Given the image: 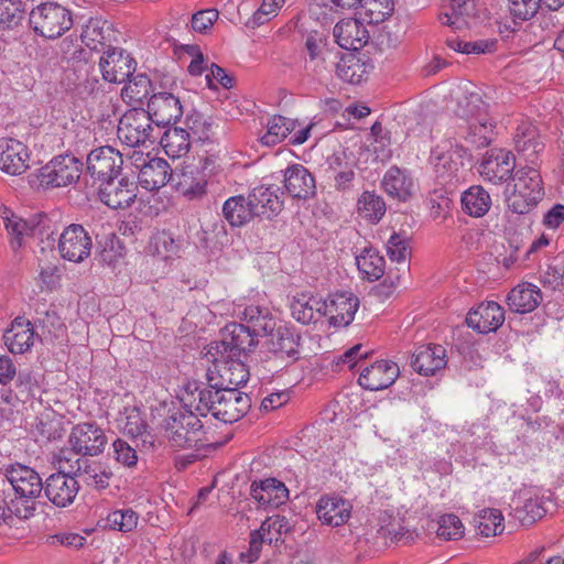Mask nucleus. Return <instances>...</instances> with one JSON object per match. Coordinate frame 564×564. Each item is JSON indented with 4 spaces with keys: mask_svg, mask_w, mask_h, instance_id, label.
<instances>
[{
    "mask_svg": "<svg viewBox=\"0 0 564 564\" xmlns=\"http://www.w3.org/2000/svg\"><path fill=\"white\" fill-rule=\"evenodd\" d=\"M541 290L529 282L514 286L507 296V304L510 311L519 314L533 312L542 302Z\"/></svg>",
    "mask_w": 564,
    "mask_h": 564,
    "instance_id": "31",
    "label": "nucleus"
},
{
    "mask_svg": "<svg viewBox=\"0 0 564 564\" xmlns=\"http://www.w3.org/2000/svg\"><path fill=\"white\" fill-rule=\"evenodd\" d=\"M138 195V184L128 176L102 181L99 185V198L112 209L129 207Z\"/></svg>",
    "mask_w": 564,
    "mask_h": 564,
    "instance_id": "18",
    "label": "nucleus"
},
{
    "mask_svg": "<svg viewBox=\"0 0 564 564\" xmlns=\"http://www.w3.org/2000/svg\"><path fill=\"white\" fill-rule=\"evenodd\" d=\"M356 264L362 278L369 281H377L384 273L386 261L372 248H365L360 254L356 256Z\"/></svg>",
    "mask_w": 564,
    "mask_h": 564,
    "instance_id": "49",
    "label": "nucleus"
},
{
    "mask_svg": "<svg viewBox=\"0 0 564 564\" xmlns=\"http://www.w3.org/2000/svg\"><path fill=\"white\" fill-rule=\"evenodd\" d=\"M436 524V535L443 541H456L464 536L465 527L456 514H442Z\"/></svg>",
    "mask_w": 564,
    "mask_h": 564,
    "instance_id": "58",
    "label": "nucleus"
},
{
    "mask_svg": "<svg viewBox=\"0 0 564 564\" xmlns=\"http://www.w3.org/2000/svg\"><path fill=\"white\" fill-rule=\"evenodd\" d=\"M387 207L383 198L376 192L366 191L357 200V213L364 219L376 224L386 214Z\"/></svg>",
    "mask_w": 564,
    "mask_h": 564,
    "instance_id": "50",
    "label": "nucleus"
},
{
    "mask_svg": "<svg viewBox=\"0 0 564 564\" xmlns=\"http://www.w3.org/2000/svg\"><path fill=\"white\" fill-rule=\"evenodd\" d=\"M151 248L158 257L164 260L172 259L180 253L181 240L175 239L170 231H159L151 240Z\"/></svg>",
    "mask_w": 564,
    "mask_h": 564,
    "instance_id": "56",
    "label": "nucleus"
},
{
    "mask_svg": "<svg viewBox=\"0 0 564 564\" xmlns=\"http://www.w3.org/2000/svg\"><path fill=\"white\" fill-rule=\"evenodd\" d=\"M297 124L295 120L282 116L270 118L267 123V132L261 137L262 144L272 147L282 142L294 131Z\"/></svg>",
    "mask_w": 564,
    "mask_h": 564,
    "instance_id": "51",
    "label": "nucleus"
},
{
    "mask_svg": "<svg viewBox=\"0 0 564 564\" xmlns=\"http://www.w3.org/2000/svg\"><path fill=\"white\" fill-rule=\"evenodd\" d=\"M382 187L389 196L406 200L412 195L413 181L405 171L392 166L383 176Z\"/></svg>",
    "mask_w": 564,
    "mask_h": 564,
    "instance_id": "44",
    "label": "nucleus"
},
{
    "mask_svg": "<svg viewBox=\"0 0 564 564\" xmlns=\"http://www.w3.org/2000/svg\"><path fill=\"white\" fill-rule=\"evenodd\" d=\"M208 356L213 359L214 369L209 370L208 386L223 389H238L247 383L249 370L239 356H229L215 354L208 350Z\"/></svg>",
    "mask_w": 564,
    "mask_h": 564,
    "instance_id": "7",
    "label": "nucleus"
},
{
    "mask_svg": "<svg viewBox=\"0 0 564 564\" xmlns=\"http://www.w3.org/2000/svg\"><path fill=\"white\" fill-rule=\"evenodd\" d=\"M67 443L74 454L95 457L104 453L108 437L97 422L88 421L77 423L72 427Z\"/></svg>",
    "mask_w": 564,
    "mask_h": 564,
    "instance_id": "8",
    "label": "nucleus"
},
{
    "mask_svg": "<svg viewBox=\"0 0 564 564\" xmlns=\"http://www.w3.org/2000/svg\"><path fill=\"white\" fill-rule=\"evenodd\" d=\"M503 322V308L492 301L479 304L466 317L467 325L480 334L496 332Z\"/></svg>",
    "mask_w": 564,
    "mask_h": 564,
    "instance_id": "26",
    "label": "nucleus"
},
{
    "mask_svg": "<svg viewBox=\"0 0 564 564\" xmlns=\"http://www.w3.org/2000/svg\"><path fill=\"white\" fill-rule=\"evenodd\" d=\"M123 164L122 154L112 147L97 148L87 156V170L91 177L99 181H107L118 177Z\"/></svg>",
    "mask_w": 564,
    "mask_h": 564,
    "instance_id": "17",
    "label": "nucleus"
},
{
    "mask_svg": "<svg viewBox=\"0 0 564 564\" xmlns=\"http://www.w3.org/2000/svg\"><path fill=\"white\" fill-rule=\"evenodd\" d=\"M250 495L259 506L274 509L288 501L289 489L282 481L275 478H267L260 481H253Z\"/></svg>",
    "mask_w": 564,
    "mask_h": 564,
    "instance_id": "27",
    "label": "nucleus"
},
{
    "mask_svg": "<svg viewBox=\"0 0 564 564\" xmlns=\"http://www.w3.org/2000/svg\"><path fill=\"white\" fill-rule=\"evenodd\" d=\"M99 68L106 82L121 84L134 74L137 62L123 48L109 47L99 59Z\"/></svg>",
    "mask_w": 564,
    "mask_h": 564,
    "instance_id": "16",
    "label": "nucleus"
},
{
    "mask_svg": "<svg viewBox=\"0 0 564 564\" xmlns=\"http://www.w3.org/2000/svg\"><path fill=\"white\" fill-rule=\"evenodd\" d=\"M333 34L337 44L348 51L360 50L369 40V32L365 22L358 15L341 19L334 26Z\"/></svg>",
    "mask_w": 564,
    "mask_h": 564,
    "instance_id": "24",
    "label": "nucleus"
},
{
    "mask_svg": "<svg viewBox=\"0 0 564 564\" xmlns=\"http://www.w3.org/2000/svg\"><path fill=\"white\" fill-rule=\"evenodd\" d=\"M115 31L112 24L107 20L96 17L90 18L84 25L80 39L86 46L98 50L100 45L112 42Z\"/></svg>",
    "mask_w": 564,
    "mask_h": 564,
    "instance_id": "39",
    "label": "nucleus"
},
{
    "mask_svg": "<svg viewBox=\"0 0 564 564\" xmlns=\"http://www.w3.org/2000/svg\"><path fill=\"white\" fill-rule=\"evenodd\" d=\"M386 248L391 261L405 262L410 256V236L405 231H393Z\"/></svg>",
    "mask_w": 564,
    "mask_h": 564,
    "instance_id": "60",
    "label": "nucleus"
},
{
    "mask_svg": "<svg viewBox=\"0 0 564 564\" xmlns=\"http://www.w3.org/2000/svg\"><path fill=\"white\" fill-rule=\"evenodd\" d=\"M447 364L446 350L441 345L419 347L412 356L411 366L421 376H434Z\"/></svg>",
    "mask_w": 564,
    "mask_h": 564,
    "instance_id": "28",
    "label": "nucleus"
},
{
    "mask_svg": "<svg viewBox=\"0 0 564 564\" xmlns=\"http://www.w3.org/2000/svg\"><path fill=\"white\" fill-rule=\"evenodd\" d=\"M487 104L481 94L473 88H465L463 97L457 102L456 116L463 121L458 135L476 148L490 144L495 135L496 122L487 111Z\"/></svg>",
    "mask_w": 564,
    "mask_h": 564,
    "instance_id": "1",
    "label": "nucleus"
},
{
    "mask_svg": "<svg viewBox=\"0 0 564 564\" xmlns=\"http://www.w3.org/2000/svg\"><path fill=\"white\" fill-rule=\"evenodd\" d=\"M516 167V158L511 151L492 149L482 159L479 173L492 184H501L508 181Z\"/></svg>",
    "mask_w": 564,
    "mask_h": 564,
    "instance_id": "19",
    "label": "nucleus"
},
{
    "mask_svg": "<svg viewBox=\"0 0 564 564\" xmlns=\"http://www.w3.org/2000/svg\"><path fill=\"white\" fill-rule=\"evenodd\" d=\"M139 523V514L132 509H117L108 513L105 527L122 533L132 532Z\"/></svg>",
    "mask_w": 564,
    "mask_h": 564,
    "instance_id": "54",
    "label": "nucleus"
},
{
    "mask_svg": "<svg viewBox=\"0 0 564 564\" xmlns=\"http://www.w3.org/2000/svg\"><path fill=\"white\" fill-rule=\"evenodd\" d=\"M237 308V315L241 317L247 324L246 326L256 335L264 336L273 330L275 323L267 306L249 304L243 308H241V305H238Z\"/></svg>",
    "mask_w": 564,
    "mask_h": 564,
    "instance_id": "37",
    "label": "nucleus"
},
{
    "mask_svg": "<svg viewBox=\"0 0 564 564\" xmlns=\"http://www.w3.org/2000/svg\"><path fill=\"white\" fill-rule=\"evenodd\" d=\"M75 466H69V473L78 475L87 486L96 489H105L109 486L112 473L100 464H88L87 460L82 462L79 458L75 460Z\"/></svg>",
    "mask_w": 564,
    "mask_h": 564,
    "instance_id": "41",
    "label": "nucleus"
},
{
    "mask_svg": "<svg viewBox=\"0 0 564 564\" xmlns=\"http://www.w3.org/2000/svg\"><path fill=\"white\" fill-rule=\"evenodd\" d=\"M284 187L290 196L299 199L312 197L316 189L313 175L302 164H293L285 170Z\"/></svg>",
    "mask_w": 564,
    "mask_h": 564,
    "instance_id": "29",
    "label": "nucleus"
},
{
    "mask_svg": "<svg viewBox=\"0 0 564 564\" xmlns=\"http://www.w3.org/2000/svg\"><path fill=\"white\" fill-rule=\"evenodd\" d=\"M352 503L337 495L322 496L316 503L318 520L329 527H340L351 517Z\"/></svg>",
    "mask_w": 564,
    "mask_h": 564,
    "instance_id": "23",
    "label": "nucleus"
},
{
    "mask_svg": "<svg viewBox=\"0 0 564 564\" xmlns=\"http://www.w3.org/2000/svg\"><path fill=\"white\" fill-rule=\"evenodd\" d=\"M127 80L128 83L121 91L123 98L133 104L142 102L148 98L151 89V80L145 74L132 75Z\"/></svg>",
    "mask_w": 564,
    "mask_h": 564,
    "instance_id": "57",
    "label": "nucleus"
},
{
    "mask_svg": "<svg viewBox=\"0 0 564 564\" xmlns=\"http://www.w3.org/2000/svg\"><path fill=\"white\" fill-rule=\"evenodd\" d=\"M514 516L524 524L542 519L549 511L551 494L539 487L520 490L513 498Z\"/></svg>",
    "mask_w": 564,
    "mask_h": 564,
    "instance_id": "10",
    "label": "nucleus"
},
{
    "mask_svg": "<svg viewBox=\"0 0 564 564\" xmlns=\"http://www.w3.org/2000/svg\"><path fill=\"white\" fill-rule=\"evenodd\" d=\"M93 247L91 237L79 224H70L61 232L57 241L59 256L69 262L80 263L89 257Z\"/></svg>",
    "mask_w": 564,
    "mask_h": 564,
    "instance_id": "14",
    "label": "nucleus"
},
{
    "mask_svg": "<svg viewBox=\"0 0 564 564\" xmlns=\"http://www.w3.org/2000/svg\"><path fill=\"white\" fill-rule=\"evenodd\" d=\"M3 475L17 495L11 502L12 512L21 519H29L35 511L34 499L43 490L42 478L33 468L19 463L3 466Z\"/></svg>",
    "mask_w": 564,
    "mask_h": 564,
    "instance_id": "3",
    "label": "nucleus"
},
{
    "mask_svg": "<svg viewBox=\"0 0 564 564\" xmlns=\"http://www.w3.org/2000/svg\"><path fill=\"white\" fill-rule=\"evenodd\" d=\"M150 117L143 109H133L126 112L118 124L119 140L128 147L144 145L147 141H154V128Z\"/></svg>",
    "mask_w": 564,
    "mask_h": 564,
    "instance_id": "9",
    "label": "nucleus"
},
{
    "mask_svg": "<svg viewBox=\"0 0 564 564\" xmlns=\"http://www.w3.org/2000/svg\"><path fill=\"white\" fill-rule=\"evenodd\" d=\"M325 303V316L329 317V323L336 327H346L355 318L359 307V300L351 292H338L330 295Z\"/></svg>",
    "mask_w": 564,
    "mask_h": 564,
    "instance_id": "22",
    "label": "nucleus"
},
{
    "mask_svg": "<svg viewBox=\"0 0 564 564\" xmlns=\"http://www.w3.org/2000/svg\"><path fill=\"white\" fill-rule=\"evenodd\" d=\"M62 423L52 416L51 413H43L36 416L31 425V433L36 442L44 443L62 437Z\"/></svg>",
    "mask_w": 564,
    "mask_h": 564,
    "instance_id": "52",
    "label": "nucleus"
},
{
    "mask_svg": "<svg viewBox=\"0 0 564 564\" xmlns=\"http://www.w3.org/2000/svg\"><path fill=\"white\" fill-rule=\"evenodd\" d=\"M4 344L12 354H23L31 348L34 330L29 321L15 318L3 335Z\"/></svg>",
    "mask_w": 564,
    "mask_h": 564,
    "instance_id": "36",
    "label": "nucleus"
},
{
    "mask_svg": "<svg viewBox=\"0 0 564 564\" xmlns=\"http://www.w3.org/2000/svg\"><path fill=\"white\" fill-rule=\"evenodd\" d=\"M1 218L7 230L11 248L13 250H18L23 247L26 239L33 234L35 229L34 225L15 215L9 208H3L1 212Z\"/></svg>",
    "mask_w": 564,
    "mask_h": 564,
    "instance_id": "38",
    "label": "nucleus"
},
{
    "mask_svg": "<svg viewBox=\"0 0 564 564\" xmlns=\"http://www.w3.org/2000/svg\"><path fill=\"white\" fill-rule=\"evenodd\" d=\"M305 48L308 53V63L313 64L312 70L316 74L325 69L326 43L322 35L317 32L310 33L305 40Z\"/></svg>",
    "mask_w": 564,
    "mask_h": 564,
    "instance_id": "55",
    "label": "nucleus"
},
{
    "mask_svg": "<svg viewBox=\"0 0 564 564\" xmlns=\"http://www.w3.org/2000/svg\"><path fill=\"white\" fill-rule=\"evenodd\" d=\"M400 375L399 366L390 360H379L362 369L358 383L367 390L378 391L393 384Z\"/></svg>",
    "mask_w": 564,
    "mask_h": 564,
    "instance_id": "21",
    "label": "nucleus"
},
{
    "mask_svg": "<svg viewBox=\"0 0 564 564\" xmlns=\"http://www.w3.org/2000/svg\"><path fill=\"white\" fill-rule=\"evenodd\" d=\"M301 336L294 329L280 327L272 335L271 350L280 358L296 360L300 355Z\"/></svg>",
    "mask_w": 564,
    "mask_h": 564,
    "instance_id": "46",
    "label": "nucleus"
},
{
    "mask_svg": "<svg viewBox=\"0 0 564 564\" xmlns=\"http://www.w3.org/2000/svg\"><path fill=\"white\" fill-rule=\"evenodd\" d=\"M258 530L271 544L273 541H278L282 533L290 530V523L285 517L272 516L267 518Z\"/></svg>",
    "mask_w": 564,
    "mask_h": 564,
    "instance_id": "64",
    "label": "nucleus"
},
{
    "mask_svg": "<svg viewBox=\"0 0 564 564\" xmlns=\"http://www.w3.org/2000/svg\"><path fill=\"white\" fill-rule=\"evenodd\" d=\"M117 427L132 438L140 437L143 443L153 446V437L148 431V424L137 405H127L119 412Z\"/></svg>",
    "mask_w": 564,
    "mask_h": 564,
    "instance_id": "32",
    "label": "nucleus"
},
{
    "mask_svg": "<svg viewBox=\"0 0 564 564\" xmlns=\"http://www.w3.org/2000/svg\"><path fill=\"white\" fill-rule=\"evenodd\" d=\"M514 144L517 151L530 162H534L536 155L543 149V144L539 140L538 130L530 122H522L518 126L514 134Z\"/></svg>",
    "mask_w": 564,
    "mask_h": 564,
    "instance_id": "40",
    "label": "nucleus"
},
{
    "mask_svg": "<svg viewBox=\"0 0 564 564\" xmlns=\"http://www.w3.org/2000/svg\"><path fill=\"white\" fill-rule=\"evenodd\" d=\"M286 0H262L260 7L248 19L247 26L258 28L278 15Z\"/></svg>",
    "mask_w": 564,
    "mask_h": 564,
    "instance_id": "61",
    "label": "nucleus"
},
{
    "mask_svg": "<svg viewBox=\"0 0 564 564\" xmlns=\"http://www.w3.org/2000/svg\"><path fill=\"white\" fill-rule=\"evenodd\" d=\"M24 13L21 0H0V25L13 28L18 25Z\"/></svg>",
    "mask_w": 564,
    "mask_h": 564,
    "instance_id": "63",
    "label": "nucleus"
},
{
    "mask_svg": "<svg viewBox=\"0 0 564 564\" xmlns=\"http://www.w3.org/2000/svg\"><path fill=\"white\" fill-rule=\"evenodd\" d=\"M28 148L19 140L0 139V170L10 175H20L29 167Z\"/></svg>",
    "mask_w": 564,
    "mask_h": 564,
    "instance_id": "25",
    "label": "nucleus"
},
{
    "mask_svg": "<svg viewBox=\"0 0 564 564\" xmlns=\"http://www.w3.org/2000/svg\"><path fill=\"white\" fill-rule=\"evenodd\" d=\"M466 155L467 150L464 147L456 141L445 139L431 151L430 163L437 177L446 182L457 175Z\"/></svg>",
    "mask_w": 564,
    "mask_h": 564,
    "instance_id": "12",
    "label": "nucleus"
},
{
    "mask_svg": "<svg viewBox=\"0 0 564 564\" xmlns=\"http://www.w3.org/2000/svg\"><path fill=\"white\" fill-rule=\"evenodd\" d=\"M171 174V167L165 160L152 158L141 166L138 180L147 191H155L169 182Z\"/></svg>",
    "mask_w": 564,
    "mask_h": 564,
    "instance_id": "34",
    "label": "nucleus"
},
{
    "mask_svg": "<svg viewBox=\"0 0 564 564\" xmlns=\"http://www.w3.org/2000/svg\"><path fill=\"white\" fill-rule=\"evenodd\" d=\"M145 113L151 122L159 129L161 126H170L178 120L183 115V107L178 97L171 93L162 91L153 94L148 101Z\"/></svg>",
    "mask_w": 564,
    "mask_h": 564,
    "instance_id": "20",
    "label": "nucleus"
},
{
    "mask_svg": "<svg viewBox=\"0 0 564 564\" xmlns=\"http://www.w3.org/2000/svg\"><path fill=\"white\" fill-rule=\"evenodd\" d=\"M82 163L73 155H58L41 169L40 180L52 187H64L78 181Z\"/></svg>",
    "mask_w": 564,
    "mask_h": 564,
    "instance_id": "15",
    "label": "nucleus"
},
{
    "mask_svg": "<svg viewBox=\"0 0 564 564\" xmlns=\"http://www.w3.org/2000/svg\"><path fill=\"white\" fill-rule=\"evenodd\" d=\"M191 134L187 129L169 127L160 138L165 154L172 159L186 155L191 148Z\"/></svg>",
    "mask_w": 564,
    "mask_h": 564,
    "instance_id": "42",
    "label": "nucleus"
},
{
    "mask_svg": "<svg viewBox=\"0 0 564 564\" xmlns=\"http://www.w3.org/2000/svg\"><path fill=\"white\" fill-rule=\"evenodd\" d=\"M259 336L243 324L230 323L223 328L221 339L215 341L208 350L240 357L241 354L250 351L257 345Z\"/></svg>",
    "mask_w": 564,
    "mask_h": 564,
    "instance_id": "13",
    "label": "nucleus"
},
{
    "mask_svg": "<svg viewBox=\"0 0 564 564\" xmlns=\"http://www.w3.org/2000/svg\"><path fill=\"white\" fill-rule=\"evenodd\" d=\"M543 0H509V12L513 21L524 22L536 15Z\"/></svg>",
    "mask_w": 564,
    "mask_h": 564,
    "instance_id": "62",
    "label": "nucleus"
},
{
    "mask_svg": "<svg viewBox=\"0 0 564 564\" xmlns=\"http://www.w3.org/2000/svg\"><path fill=\"white\" fill-rule=\"evenodd\" d=\"M185 126L195 142L214 143L218 138L217 122L204 113L192 111L186 115Z\"/></svg>",
    "mask_w": 564,
    "mask_h": 564,
    "instance_id": "35",
    "label": "nucleus"
},
{
    "mask_svg": "<svg viewBox=\"0 0 564 564\" xmlns=\"http://www.w3.org/2000/svg\"><path fill=\"white\" fill-rule=\"evenodd\" d=\"M325 303L322 297L307 293L293 296L290 303L291 315L299 323L307 325L325 316Z\"/></svg>",
    "mask_w": 564,
    "mask_h": 564,
    "instance_id": "30",
    "label": "nucleus"
},
{
    "mask_svg": "<svg viewBox=\"0 0 564 564\" xmlns=\"http://www.w3.org/2000/svg\"><path fill=\"white\" fill-rule=\"evenodd\" d=\"M198 413L178 409L164 421V435L174 447H192L199 441L203 424Z\"/></svg>",
    "mask_w": 564,
    "mask_h": 564,
    "instance_id": "6",
    "label": "nucleus"
},
{
    "mask_svg": "<svg viewBox=\"0 0 564 564\" xmlns=\"http://www.w3.org/2000/svg\"><path fill=\"white\" fill-rule=\"evenodd\" d=\"M354 10L365 23L378 24L391 14L393 2L392 0H359Z\"/></svg>",
    "mask_w": 564,
    "mask_h": 564,
    "instance_id": "48",
    "label": "nucleus"
},
{
    "mask_svg": "<svg viewBox=\"0 0 564 564\" xmlns=\"http://www.w3.org/2000/svg\"><path fill=\"white\" fill-rule=\"evenodd\" d=\"M462 209L467 215L479 218L485 216L491 207L489 193L480 185H473L462 193Z\"/></svg>",
    "mask_w": 564,
    "mask_h": 564,
    "instance_id": "45",
    "label": "nucleus"
},
{
    "mask_svg": "<svg viewBox=\"0 0 564 564\" xmlns=\"http://www.w3.org/2000/svg\"><path fill=\"white\" fill-rule=\"evenodd\" d=\"M29 22L33 31L46 39H57L73 25L70 11L56 2H44L33 8Z\"/></svg>",
    "mask_w": 564,
    "mask_h": 564,
    "instance_id": "5",
    "label": "nucleus"
},
{
    "mask_svg": "<svg viewBox=\"0 0 564 564\" xmlns=\"http://www.w3.org/2000/svg\"><path fill=\"white\" fill-rule=\"evenodd\" d=\"M512 182V189L508 187L506 194L508 209L518 215L530 213L544 195L540 173L533 167H521Z\"/></svg>",
    "mask_w": 564,
    "mask_h": 564,
    "instance_id": "4",
    "label": "nucleus"
},
{
    "mask_svg": "<svg viewBox=\"0 0 564 564\" xmlns=\"http://www.w3.org/2000/svg\"><path fill=\"white\" fill-rule=\"evenodd\" d=\"M67 463H69V458L59 456L61 471L52 474L46 479L45 485L43 484V490L47 499L61 508L73 503L79 490L78 481L74 476H70L69 468L65 466Z\"/></svg>",
    "mask_w": 564,
    "mask_h": 564,
    "instance_id": "11",
    "label": "nucleus"
},
{
    "mask_svg": "<svg viewBox=\"0 0 564 564\" xmlns=\"http://www.w3.org/2000/svg\"><path fill=\"white\" fill-rule=\"evenodd\" d=\"M474 13V0H448V6L440 14V21L453 31H463L470 26Z\"/></svg>",
    "mask_w": 564,
    "mask_h": 564,
    "instance_id": "33",
    "label": "nucleus"
},
{
    "mask_svg": "<svg viewBox=\"0 0 564 564\" xmlns=\"http://www.w3.org/2000/svg\"><path fill=\"white\" fill-rule=\"evenodd\" d=\"M224 218L232 226L240 227L250 221L256 215L249 197L231 196L223 205Z\"/></svg>",
    "mask_w": 564,
    "mask_h": 564,
    "instance_id": "43",
    "label": "nucleus"
},
{
    "mask_svg": "<svg viewBox=\"0 0 564 564\" xmlns=\"http://www.w3.org/2000/svg\"><path fill=\"white\" fill-rule=\"evenodd\" d=\"M200 416L210 414L224 423H234L243 417L251 406L248 394L238 389L213 388L196 389L191 404Z\"/></svg>",
    "mask_w": 564,
    "mask_h": 564,
    "instance_id": "2",
    "label": "nucleus"
},
{
    "mask_svg": "<svg viewBox=\"0 0 564 564\" xmlns=\"http://www.w3.org/2000/svg\"><path fill=\"white\" fill-rule=\"evenodd\" d=\"M248 197L257 216L271 217L278 214L283 205L276 188L273 187H256Z\"/></svg>",
    "mask_w": 564,
    "mask_h": 564,
    "instance_id": "47",
    "label": "nucleus"
},
{
    "mask_svg": "<svg viewBox=\"0 0 564 564\" xmlns=\"http://www.w3.org/2000/svg\"><path fill=\"white\" fill-rule=\"evenodd\" d=\"M365 65L355 56L340 58L336 65V74L344 82L359 84L362 80Z\"/></svg>",
    "mask_w": 564,
    "mask_h": 564,
    "instance_id": "59",
    "label": "nucleus"
},
{
    "mask_svg": "<svg viewBox=\"0 0 564 564\" xmlns=\"http://www.w3.org/2000/svg\"><path fill=\"white\" fill-rule=\"evenodd\" d=\"M475 525L479 534L495 536L505 530L503 516L498 509H484L475 518Z\"/></svg>",
    "mask_w": 564,
    "mask_h": 564,
    "instance_id": "53",
    "label": "nucleus"
}]
</instances>
